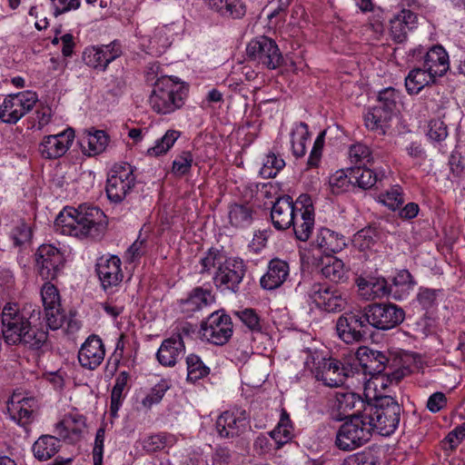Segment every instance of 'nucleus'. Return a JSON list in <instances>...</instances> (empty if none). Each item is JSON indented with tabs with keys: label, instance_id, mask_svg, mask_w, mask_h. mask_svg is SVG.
I'll return each mask as SVG.
<instances>
[{
	"label": "nucleus",
	"instance_id": "47",
	"mask_svg": "<svg viewBox=\"0 0 465 465\" xmlns=\"http://www.w3.org/2000/svg\"><path fill=\"white\" fill-rule=\"evenodd\" d=\"M180 137V132L176 130H168L165 134L155 142L153 147L147 149V155L157 157L166 153Z\"/></svg>",
	"mask_w": 465,
	"mask_h": 465
},
{
	"label": "nucleus",
	"instance_id": "2",
	"mask_svg": "<svg viewBox=\"0 0 465 465\" xmlns=\"http://www.w3.org/2000/svg\"><path fill=\"white\" fill-rule=\"evenodd\" d=\"M2 335L9 345L24 344L39 349L47 340L46 332L33 330L27 313L15 302L6 303L2 311Z\"/></svg>",
	"mask_w": 465,
	"mask_h": 465
},
{
	"label": "nucleus",
	"instance_id": "7",
	"mask_svg": "<svg viewBox=\"0 0 465 465\" xmlns=\"http://www.w3.org/2000/svg\"><path fill=\"white\" fill-rule=\"evenodd\" d=\"M248 58L262 67L273 70L283 63V56L276 42L264 35L251 40L246 46Z\"/></svg>",
	"mask_w": 465,
	"mask_h": 465
},
{
	"label": "nucleus",
	"instance_id": "26",
	"mask_svg": "<svg viewBox=\"0 0 465 465\" xmlns=\"http://www.w3.org/2000/svg\"><path fill=\"white\" fill-rule=\"evenodd\" d=\"M185 351V344L181 333H174L163 341L156 353L160 364L166 367L174 366Z\"/></svg>",
	"mask_w": 465,
	"mask_h": 465
},
{
	"label": "nucleus",
	"instance_id": "14",
	"mask_svg": "<svg viewBox=\"0 0 465 465\" xmlns=\"http://www.w3.org/2000/svg\"><path fill=\"white\" fill-rule=\"evenodd\" d=\"M308 296L318 308L328 312H340L348 304L347 297L341 292L318 282L310 287Z\"/></svg>",
	"mask_w": 465,
	"mask_h": 465
},
{
	"label": "nucleus",
	"instance_id": "62",
	"mask_svg": "<svg viewBox=\"0 0 465 465\" xmlns=\"http://www.w3.org/2000/svg\"><path fill=\"white\" fill-rule=\"evenodd\" d=\"M167 389L168 386L165 383L156 384L143 399L142 404L146 408H151L153 404L159 403L165 394Z\"/></svg>",
	"mask_w": 465,
	"mask_h": 465
},
{
	"label": "nucleus",
	"instance_id": "52",
	"mask_svg": "<svg viewBox=\"0 0 465 465\" xmlns=\"http://www.w3.org/2000/svg\"><path fill=\"white\" fill-rule=\"evenodd\" d=\"M379 198L384 205L392 211L399 209L404 202L402 188L399 185H394L386 193H381Z\"/></svg>",
	"mask_w": 465,
	"mask_h": 465
},
{
	"label": "nucleus",
	"instance_id": "49",
	"mask_svg": "<svg viewBox=\"0 0 465 465\" xmlns=\"http://www.w3.org/2000/svg\"><path fill=\"white\" fill-rule=\"evenodd\" d=\"M400 100V93L392 87H388L381 90L378 95L377 107L394 114L397 103Z\"/></svg>",
	"mask_w": 465,
	"mask_h": 465
},
{
	"label": "nucleus",
	"instance_id": "35",
	"mask_svg": "<svg viewBox=\"0 0 465 465\" xmlns=\"http://www.w3.org/2000/svg\"><path fill=\"white\" fill-rule=\"evenodd\" d=\"M322 276L333 282H342L347 279L344 262L332 255H325L321 261Z\"/></svg>",
	"mask_w": 465,
	"mask_h": 465
},
{
	"label": "nucleus",
	"instance_id": "56",
	"mask_svg": "<svg viewBox=\"0 0 465 465\" xmlns=\"http://www.w3.org/2000/svg\"><path fill=\"white\" fill-rule=\"evenodd\" d=\"M31 236L32 232L30 227L23 222L16 224L10 232V238L15 247L22 246L28 242Z\"/></svg>",
	"mask_w": 465,
	"mask_h": 465
},
{
	"label": "nucleus",
	"instance_id": "53",
	"mask_svg": "<svg viewBox=\"0 0 465 465\" xmlns=\"http://www.w3.org/2000/svg\"><path fill=\"white\" fill-rule=\"evenodd\" d=\"M83 60L86 65L95 70H106L99 45L89 46L83 52Z\"/></svg>",
	"mask_w": 465,
	"mask_h": 465
},
{
	"label": "nucleus",
	"instance_id": "59",
	"mask_svg": "<svg viewBox=\"0 0 465 465\" xmlns=\"http://www.w3.org/2000/svg\"><path fill=\"white\" fill-rule=\"evenodd\" d=\"M377 459L371 451H362L348 456L341 465H376Z\"/></svg>",
	"mask_w": 465,
	"mask_h": 465
},
{
	"label": "nucleus",
	"instance_id": "23",
	"mask_svg": "<svg viewBox=\"0 0 465 465\" xmlns=\"http://www.w3.org/2000/svg\"><path fill=\"white\" fill-rule=\"evenodd\" d=\"M118 256H102L96 263V272L104 291L118 286L124 278Z\"/></svg>",
	"mask_w": 465,
	"mask_h": 465
},
{
	"label": "nucleus",
	"instance_id": "33",
	"mask_svg": "<svg viewBox=\"0 0 465 465\" xmlns=\"http://www.w3.org/2000/svg\"><path fill=\"white\" fill-rule=\"evenodd\" d=\"M314 222L315 214L312 209L296 212L292 223L296 239L301 242L308 241L312 233Z\"/></svg>",
	"mask_w": 465,
	"mask_h": 465
},
{
	"label": "nucleus",
	"instance_id": "38",
	"mask_svg": "<svg viewBox=\"0 0 465 465\" xmlns=\"http://www.w3.org/2000/svg\"><path fill=\"white\" fill-rule=\"evenodd\" d=\"M61 448L60 439L51 435H42L33 445L34 456L39 460L54 457Z\"/></svg>",
	"mask_w": 465,
	"mask_h": 465
},
{
	"label": "nucleus",
	"instance_id": "51",
	"mask_svg": "<svg viewBox=\"0 0 465 465\" xmlns=\"http://www.w3.org/2000/svg\"><path fill=\"white\" fill-rule=\"evenodd\" d=\"M350 169L345 173L343 170H339L330 176L329 185L331 191L334 194H340L349 190L352 185L351 181Z\"/></svg>",
	"mask_w": 465,
	"mask_h": 465
},
{
	"label": "nucleus",
	"instance_id": "4",
	"mask_svg": "<svg viewBox=\"0 0 465 465\" xmlns=\"http://www.w3.org/2000/svg\"><path fill=\"white\" fill-rule=\"evenodd\" d=\"M363 418L382 436L392 434L399 426L401 407L391 396H383L376 400L374 404L367 403L364 407Z\"/></svg>",
	"mask_w": 465,
	"mask_h": 465
},
{
	"label": "nucleus",
	"instance_id": "25",
	"mask_svg": "<svg viewBox=\"0 0 465 465\" xmlns=\"http://www.w3.org/2000/svg\"><path fill=\"white\" fill-rule=\"evenodd\" d=\"M367 403L361 397L354 392H336L334 400L331 404L332 411L337 412V419L342 420L352 415H358L357 412L361 413Z\"/></svg>",
	"mask_w": 465,
	"mask_h": 465
},
{
	"label": "nucleus",
	"instance_id": "57",
	"mask_svg": "<svg viewBox=\"0 0 465 465\" xmlns=\"http://www.w3.org/2000/svg\"><path fill=\"white\" fill-rule=\"evenodd\" d=\"M101 307L108 316L116 319L124 310V299L123 295L115 298H108L105 302L101 303Z\"/></svg>",
	"mask_w": 465,
	"mask_h": 465
},
{
	"label": "nucleus",
	"instance_id": "20",
	"mask_svg": "<svg viewBox=\"0 0 465 465\" xmlns=\"http://www.w3.org/2000/svg\"><path fill=\"white\" fill-rule=\"evenodd\" d=\"M104 344L100 336L96 334L88 336L78 351V361L80 365L90 371L98 368L104 361Z\"/></svg>",
	"mask_w": 465,
	"mask_h": 465
},
{
	"label": "nucleus",
	"instance_id": "44",
	"mask_svg": "<svg viewBox=\"0 0 465 465\" xmlns=\"http://www.w3.org/2000/svg\"><path fill=\"white\" fill-rule=\"evenodd\" d=\"M349 169L352 185H357L362 189L371 188L381 179L373 170L364 166H355Z\"/></svg>",
	"mask_w": 465,
	"mask_h": 465
},
{
	"label": "nucleus",
	"instance_id": "64",
	"mask_svg": "<svg viewBox=\"0 0 465 465\" xmlns=\"http://www.w3.org/2000/svg\"><path fill=\"white\" fill-rule=\"evenodd\" d=\"M224 257L221 255L217 251H209L204 257H203L200 260L201 263V270L200 272H207L212 268H214L217 266L219 267L220 263H223L224 261Z\"/></svg>",
	"mask_w": 465,
	"mask_h": 465
},
{
	"label": "nucleus",
	"instance_id": "8",
	"mask_svg": "<svg viewBox=\"0 0 465 465\" xmlns=\"http://www.w3.org/2000/svg\"><path fill=\"white\" fill-rule=\"evenodd\" d=\"M38 102V95L33 91H23L8 94L0 105V121L15 124L27 114Z\"/></svg>",
	"mask_w": 465,
	"mask_h": 465
},
{
	"label": "nucleus",
	"instance_id": "5",
	"mask_svg": "<svg viewBox=\"0 0 465 465\" xmlns=\"http://www.w3.org/2000/svg\"><path fill=\"white\" fill-rule=\"evenodd\" d=\"M304 366L313 377L327 387H340L349 376V370L339 360L325 358L318 351H308Z\"/></svg>",
	"mask_w": 465,
	"mask_h": 465
},
{
	"label": "nucleus",
	"instance_id": "22",
	"mask_svg": "<svg viewBox=\"0 0 465 465\" xmlns=\"http://www.w3.org/2000/svg\"><path fill=\"white\" fill-rule=\"evenodd\" d=\"M247 427L248 421L244 411H226L216 420V430L222 438L238 437L246 430Z\"/></svg>",
	"mask_w": 465,
	"mask_h": 465
},
{
	"label": "nucleus",
	"instance_id": "19",
	"mask_svg": "<svg viewBox=\"0 0 465 465\" xmlns=\"http://www.w3.org/2000/svg\"><path fill=\"white\" fill-rule=\"evenodd\" d=\"M74 139V131L67 128L57 134L44 136L38 151L45 159H57L65 154Z\"/></svg>",
	"mask_w": 465,
	"mask_h": 465
},
{
	"label": "nucleus",
	"instance_id": "42",
	"mask_svg": "<svg viewBox=\"0 0 465 465\" xmlns=\"http://www.w3.org/2000/svg\"><path fill=\"white\" fill-rule=\"evenodd\" d=\"M271 438L275 441L277 449L289 442L293 436V428L289 414L285 410L282 411L277 426L270 432Z\"/></svg>",
	"mask_w": 465,
	"mask_h": 465
},
{
	"label": "nucleus",
	"instance_id": "9",
	"mask_svg": "<svg viewBox=\"0 0 465 465\" xmlns=\"http://www.w3.org/2000/svg\"><path fill=\"white\" fill-rule=\"evenodd\" d=\"M370 326L364 308L341 314L336 322V331L341 340L347 344L361 342L364 340Z\"/></svg>",
	"mask_w": 465,
	"mask_h": 465
},
{
	"label": "nucleus",
	"instance_id": "37",
	"mask_svg": "<svg viewBox=\"0 0 465 465\" xmlns=\"http://www.w3.org/2000/svg\"><path fill=\"white\" fill-rule=\"evenodd\" d=\"M392 116L387 111L374 106L364 116L365 125L369 130L383 135L390 127Z\"/></svg>",
	"mask_w": 465,
	"mask_h": 465
},
{
	"label": "nucleus",
	"instance_id": "1",
	"mask_svg": "<svg viewBox=\"0 0 465 465\" xmlns=\"http://www.w3.org/2000/svg\"><path fill=\"white\" fill-rule=\"evenodd\" d=\"M104 212L95 206L81 204L77 208L64 207L57 215L54 226L61 234L78 239H98L106 228Z\"/></svg>",
	"mask_w": 465,
	"mask_h": 465
},
{
	"label": "nucleus",
	"instance_id": "30",
	"mask_svg": "<svg viewBox=\"0 0 465 465\" xmlns=\"http://www.w3.org/2000/svg\"><path fill=\"white\" fill-rule=\"evenodd\" d=\"M360 294L366 300L382 298L390 294L389 285L383 277L360 276L356 280Z\"/></svg>",
	"mask_w": 465,
	"mask_h": 465
},
{
	"label": "nucleus",
	"instance_id": "27",
	"mask_svg": "<svg viewBox=\"0 0 465 465\" xmlns=\"http://www.w3.org/2000/svg\"><path fill=\"white\" fill-rule=\"evenodd\" d=\"M297 212V206L294 205L290 196L278 198L271 210V220L276 230L283 231L292 226L293 217Z\"/></svg>",
	"mask_w": 465,
	"mask_h": 465
},
{
	"label": "nucleus",
	"instance_id": "24",
	"mask_svg": "<svg viewBox=\"0 0 465 465\" xmlns=\"http://www.w3.org/2000/svg\"><path fill=\"white\" fill-rule=\"evenodd\" d=\"M85 428V417L76 411H72L64 414L55 424L54 432L64 440L74 443L82 438Z\"/></svg>",
	"mask_w": 465,
	"mask_h": 465
},
{
	"label": "nucleus",
	"instance_id": "63",
	"mask_svg": "<svg viewBox=\"0 0 465 465\" xmlns=\"http://www.w3.org/2000/svg\"><path fill=\"white\" fill-rule=\"evenodd\" d=\"M236 315L242 321V322L252 331H260L262 329L260 323V317L252 309H245L241 312H237Z\"/></svg>",
	"mask_w": 465,
	"mask_h": 465
},
{
	"label": "nucleus",
	"instance_id": "34",
	"mask_svg": "<svg viewBox=\"0 0 465 465\" xmlns=\"http://www.w3.org/2000/svg\"><path fill=\"white\" fill-rule=\"evenodd\" d=\"M254 210L248 203H232L228 208L230 224L238 229L249 227L253 222Z\"/></svg>",
	"mask_w": 465,
	"mask_h": 465
},
{
	"label": "nucleus",
	"instance_id": "21",
	"mask_svg": "<svg viewBox=\"0 0 465 465\" xmlns=\"http://www.w3.org/2000/svg\"><path fill=\"white\" fill-rule=\"evenodd\" d=\"M215 302L216 297L213 291L199 286L191 290L185 298L180 299L178 305L182 313L191 317Z\"/></svg>",
	"mask_w": 465,
	"mask_h": 465
},
{
	"label": "nucleus",
	"instance_id": "58",
	"mask_svg": "<svg viewBox=\"0 0 465 465\" xmlns=\"http://www.w3.org/2000/svg\"><path fill=\"white\" fill-rule=\"evenodd\" d=\"M103 60L107 68L109 64L122 55V46L119 42L113 41L108 45H99Z\"/></svg>",
	"mask_w": 465,
	"mask_h": 465
},
{
	"label": "nucleus",
	"instance_id": "16",
	"mask_svg": "<svg viewBox=\"0 0 465 465\" xmlns=\"http://www.w3.org/2000/svg\"><path fill=\"white\" fill-rule=\"evenodd\" d=\"M411 53L413 56L422 59V66L436 78L443 76L450 69L449 54L440 45H432L429 49L419 45Z\"/></svg>",
	"mask_w": 465,
	"mask_h": 465
},
{
	"label": "nucleus",
	"instance_id": "11",
	"mask_svg": "<svg viewBox=\"0 0 465 465\" xmlns=\"http://www.w3.org/2000/svg\"><path fill=\"white\" fill-rule=\"evenodd\" d=\"M233 333L232 318L223 310L212 312L201 324L203 339L214 345H223Z\"/></svg>",
	"mask_w": 465,
	"mask_h": 465
},
{
	"label": "nucleus",
	"instance_id": "55",
	"mask_svg": "<svg viewBox=\"0 0 465 465\" xmlns=\"http://www.w3.org/2000/svg\"><path fill=\"white\" fill-rule=\"evenodd\" d=\"M440 294H441V290L420 287L416 299L422 309L430 310L437 306V301Z\"/></svg>",
	"mask_w": 465,
	"mask_h": 465
},
{
	"label": "nucleus",
	"instance_id": "45",
	"mask_svg": "<svg viewBox=\"0 0 465 465\" xmlns=\"http://www.w3.org/2000/svg\"><path fill=\"white\" fill-rule=\"evenodd\" d=\"M187 381L195 382L210 373V368L204 364L200 356L191 353L186 357Z\"/></svg>",
	"mask_w": 465,
	"mask_h": 465
},
{
	"label": "nucleus",
	"instance_id": "32",
	"mask_svg": "<svg viewBox=\"0 0 465 465\" xmlns=\"http://www.w3.org/2000/svg\"><path fill=\"white\" fill-rule=\"evenodd\" d=\"M316 246L326 255L341 252L346 246V238L331 229L321 228L315 238Z\"/></svg>",
	"mask_w": 465,
	"mask_h": 465
},
{
	"label": "nucleus",
	"instance_id": "36",
	"mask_svg": "<svg viewBox=\"0 0 465 465\" xmlns=\"http://www.w3.org/2000/svg\"><path fill=\"white\" fill-rule=\"evenodd\" d=\"M432 76L423 66L411 70L405 78L406 90L410 94H417L426 85L435 83Z\"/></svg>",
	"mask_w": 465,
	"mask_h": 465
},
{
	"label": "nucleus",
	"instance_id": "31",
	"mask_svg": "<svg viewBox=\"0 0 465 465\" xmlns=\"http://www.w3.org/2000/svg\"><path fill=\"white\" fill-rule=\"evenodd\" d=\"M289 276V265L280 259L270 262L267 272L261 278V286L266 290H274L280 287Z\"/></svg>",
	"mask_w": 465,
	"mask_h": 465
},
{
	"label": "nucleus",
	"instance_id": "40",
	"mask_svg": "<svg viewBox=\"0 0 465 465\" xmlns=\"http://www.w3.org/2000/svg\"><path fill=\"white\" fill-rule=\"evenodd\" d=\"M415 285L411 273L408 270H401L392 278V284L389 286L390 293L392 292L395 299L401 300L409 295Z\"/></svg>",
	"mask_w": 465,
	"mask_h": 465
},
{
	"label": "nucleus",
	"instance_id": "28",
	"mask_svg": "<svg viewBox=\"0 0 465 465\" xmlns=\"http://www.w3.org/2000/svg\"><path fill=\"white\" fill-rule=\"evenodd\" d=\"M418 23L417 15L409 10L402 9L390 21V35L397 43H402L406 40L409 32L414 29Z\"/></svg>",
	"mask_w": 465,
	"mask_h": 465
},
{
	"label": "nucleus",
	"instance_id": "18",
	"mask_svg": "<svg viewBox=\"0 0 465 465\" xmlns=\"http://www.w3.org/2000/svg\"><path fill=\"white\" fill-rule=\"evenodd\" d=\"M39 409L35 397L25 396L20 392H14L7 401V412L10 418L20 425L31 423Z\"/></svg>",
	"mask_w": 465,
	"mask_h": 465
},
{
	"label": "nucleus",
	"instance_id": "48",
	"mask_svg": "<svg viewBox=\"0 0 465 465\" xmlns=\"http://www.w3.org/2000/svg\"><path fill=\"white\" fill-rule=\"evenodd\" d=\"M349 159L351 163L356 166L371 164L374 161L371 148L361 143L351 145L349 149Z\"/></svg>",
	"mask_w": 465,
	"mask_h": 465
},
{
	"label": "nucleus",
	"instance_id": "13",
	"mask_svg": "<svg viewBox=\"0 0 465 465\" xmlns=\"http://www.w3.org/2000/svg\"><path fill=\"white\" fill-rule=\"evenodd\" d=\"M246 272L242 259L225 258L213 276V282L218 289L229 290L236 292Z\"/></svg>",
	"mask_w": 465,
	"mask_h": 465
},
{
	"label": "nucleus",
	"instance_id": "60",
	"mask_svg": "<svg viewBox=\"0 0 465 465\" xmlns=\"http://www.w3.org/2000/svg\"><path fill=\"white\" fill-rule=\"evenodd\" d=\"M428 137L435 142H441L448 136L447 126L440 119H434L429 123Z\"/></svg>",
	"mask_w": 465,
	"mask_h": 465
},
{
	"label": "nucleus",
	"instance_id": "10",
	"mask_svg": "<svg viewBox=\"0 0 465 465\" xmlns=\"http://www.w3.org/2000/svg\"><path fill=\"white\" fill-rule=\"evenodd\" d=\"M135 185V176L129 163L115 164L111 169L106 181L108 199L115 203L123 202Z\"/></svg>",
	"mask_w": 465,
	"mask_h": 465
},
{
	"label": "nucleus",
	"instance_id": "3",
	"mask_svg": "<svg viewBox=\"0 0 465 465\" xmlns=\"http://www.w3.org/2000/svg\"><path fill=\"white\" fill-rule=\"evenodd\" d=\"M146 82H153L148 103L157 114H167L181 108L187 95V89L169 76L157 77L153 72H147Z\"/></svg>",
	"mask_w": 465,
	"mask_h": 465
},
{
	"label": "nucleus",
	"instance_id": "15",
	"mask_svg": "<svg viewBox=\"0 0 465 465\" xmlns=\"http://www.w3.org/2000/svg\"><path fill=\"white\" fill-rule=\"evenodd\" d=\"M35 262L43 280H54L64 265V258L58 248L52 244H42L35 252Z\"/></svg>",
	"mask_w": 465,
	"mask_h": 465
},
{
	"label": "nucleus",
	"instance_id": "41",
	"mask_svg": "<svg viewBox=\"0 0 465 465\" xmlns=\"http://www.w3.org/2000/svg\"><path fill=\"white\" fill-rule=\"evenodd\" d=\"M177 442V437L168 432H159L146 436L143 441V449L148 453L161 451L170 448Z\"/></svg>",
	"mask_w": 465,
	"mask_h": 465
},
{
	"label": "nucleus",
	"instance_id": "39",
	"mask_svg": "<svg viewBox=\"0 0 465 465\" xmlns=\"http://www.w3.org/2000/svg\"><path fill=\"white\" fill-rule=\"evenodd\" d=\"M107 136L104 131L88 132L80 139V146L84 153L93 156L104 151L107 145Z\"/></svg>",
	"mask_w": 465,
	"mask_h": 465
},
{
	"label": "nucleus",
	"instance_id": "46",
	"mask_svg": "<svg viewBox=\"0 0 465 465\" xmlns=\"http://www.w3.org/2000/svg\"><path fill=\"white\" fill-rule=\"evenodd\" d=\"M130 380V374L126 371H120L115 379L114 386L111 391V411L116 412L124 398V390Z\"/></svg>",
	"mask_w": 465,
	"mask_h": 465
},
{
	"label": "nucleus",
	"instance_id": "6",
	"mask_svg": "<svg viewBox=\"0 0 465 465\" xmlns=\"http://www.w3.org/2000/svg\"><path fill=\"white\" fill-rule=\"evenodd\" d=\"M372 427L363 418V412L352 415L338 430L335 444L341 450H352L365 444L371 438Z\"/></svg>",
	"mask_w": 465,
	"mask_h": 465
},
{
	"label": "nucleus",
	"instance_id": "12",
	"mask_svg": "<svg viewBox=\"0 0 465 465\" xmlns=\"http://www.w3.org/2000/svg\"><path fill=\"white\" fill-rule=\"evenodd\" d=\"M370 326L381 330H391L401 324L404 318L403 309L393 303H371L364 307Z\"/></svg>",
	"mask_w": 465,
	"mask_h": 465
},
{
	"label": "nucleus",
	"instance_id": "61",
	"mask_svg": "<svg viewBox=\"0 0 465 465\" xmlns=\"http://www.w3.org/2000/svg\"><path fill=\"white\" fill-rule=\"evenodd\" d=\"M353 244L360 251H367L373 247L375 239L370 230H361L353 237Z\"/></svg>",
	"mask_w": 465,
	"mask_h": 465
},
{
	"label": "nucleus",
	"instance_id": "17",
	"mask_svg": "<svg viewBox=\"0 0 465 465\" xmlns=\"http://www.w3.org/2000/svg\"><path fill=\"white\" fill-rule=\"evenodd\" d=\"M40 293L47 326L51 330L59 329L63 324L64 316L58 289L53 283L47 282L42 286Z\"/></svg>",
	"mask_w": 465,
	"mask_h": 465
},
{
	"label": "nucleus",
	"instance_id": "29",
	"mask_svg": "<svg viewBox=\"0 0 465 465\" xmlns=\"http://www.w3.org/2000/svg\"><path fill=\"white\" fill-rule=\"evenodd\" d=\"M356 357L364 371L370 374L381 373L385 370L389 361V358L384 352L368 347H360Z\"/></svg>",
	"mask_w": 465,
	"mask_h": 465
},
{
	"label": "nucleus",
	"instance_id": "43",
	"mask_svg": "<svg viewBox=\"0 0 465 465\" xmlns=\"http://www.w3.org/2000/svg\"><path fill=\"white\" fill-rule=\"evenodd\" d=\"M310 139L308 124L301 122L295 124L291 134L292 154L296 158L303 157L306 153V143Z\"/></svg>",
	"mask_w": 465,
	"mask_h": 465
},
{
	"label": "nucleus",
	"instance_id": "54",
	"mask_svg": "<svg viewBox=\"0 0 465 465\" xmlns=\"http://www.w3.org/2000/svg\"><path fill=\"white\" fill-rule=\"evenodd\" d=\"M193 162V157L190 151L182 152L173 162L172 173L179 177L187 174L192 168Z\"/></svg>",
	"mask_w": 465,
	"mask_h": 465
},
{
	"label": "nucleus",
	"instance_id": "50",
	"mask_svg": "<svg viewBox=\"0 0 465 465\" xmlns=\"http://www.w3.org/2000/svg\"><path fill=\"white\" fill-rule=\"evenodd\" d=\"M284 166L285 162L282 158L273 153H270L266 155L260 173L263 178H273Z\"/></svg>",
	"mask_w": 465,
	"mask_h": 465
}]
</instances>
